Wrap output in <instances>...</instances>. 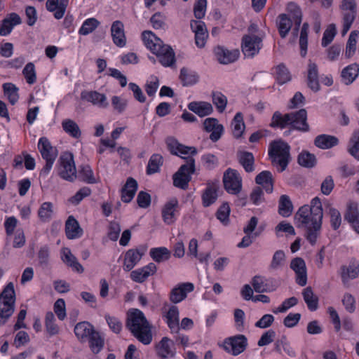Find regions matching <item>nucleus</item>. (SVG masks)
Here are the masks:
<instances>
[{"mask_svg":"<svg viewBox=\"0 0 359 359\" xmlns=\"http://www.w3.org/2000/svg\"><path fill=\"white\" fill-rule=\"evenodd\" d=\"M323 217V205L318 196L311 199L310 205L300 207L294 215L296 226L306 229V239L311 245L316 243L320 235Z\"/></svg>","mask_w":359,"mask_h":359,"instance_id":"nucleus-1","label":"nucleus"},{"mask_svg":"<svg viewBox=\"0 0 359 359\" xmlns=\"http://www.w3.org/2000/svg\"><path fill=\"white\" fill-rule=\"evenodd\" d=\"M167 144L172 154L186 160V163L182 165L173 175L174 185L184 189L191 180V175L195 171V160L193 156L196 154V149L184 146L172 138L167 140Z\"/></svg>","mask_w":359,"mask_h":359,"instance_id":"nucleus-2","label":"nucleus"},{"mask_svg":"<svg viewBox=\"0 0 359 359\" xmlns=\"http://www.w3.org/2000/svg\"><path fill=\"white\" fill-rule=\"evenodd\" d=\"M126 327L143 344L148 345L152 341L151 325L140 310L133 309L128 311Z\"/></svg>","mask_w":359,"mask_h":359,"instance_id":"nucleus-3","label":"nucleus"},{"mask_svg":"<svg viewBox=\"0 0 359 359\" xmlns=\"http://www.w3.org/2000/svg\"><path fill=\"white\" fill-rule=\"evenodd\" d=\"M142 39L145 46L156 55L163 66L170 67L175 63V53L172 48L165 44L151 31H144Z\"/></svg>","mask_w":359,"mask_h":359,"instance_id":"nucleus-4","label":"nucleus"},{"mask_svg":"<svg viewBox=\"0 0 359 359\" xmlns=\"http://www.w3.org/2000/svg\"><path fill=\"white\" fill-rule=\"evenodd\" d=\"M15 292L12 282L8 283L0 294V325H4L15 309Z\"/></svg>","mask_w":359,"mask_h":359,"instance_id":"nucleus-5","label":"nucleus"},{"mask_svg":"<svg viewBox=\"0 0 359 359\" xmlns=\"http://www.w3.org/2000/svg\"><path fill=\"white\" fill-rule=\"evenodd\" d=\"M269 154L273 165L279 166V172H283L289 163L290 146L281 140L274 141L270 144Z\"/></svg>","mask_w":359,"mask_h":359,"instance_id":"nucleus-6","label":"nucleus"},{"mask_svg":"<svg viewBox=\"0 0 359 359\" xmlns=\"http://www.w3.org/2000/svg\"><path fill=\"white\" fill-rule=\"evenodd\" d=\"M57 172L63 180L73 182L76 178V169L73 154L70 152L63 153L57 163Z\"/></svg>","mask_w":359,"mask_h":359,"instance_id":"nucleus-7","label":"nucleus"},{"mask_svg":"<svg viewBox=\"0 0 359 359\" xmlns=\"http://www.w3.org/2000/svg\"><path fill=\"white\" fill-rule=\"evenodd\" d=\"M340 8L343 15L342 35H345L350 29L355 19L357 4L355 0H342Z\"/></svg>","mask_w":359,"mask_h":359,"instance_id":"nucleus-8","label":"nucleus"},{"mask_svg":"<svg viewBox=\"0 0 359 359\" xmlns=\"http://www.w3.org/2000/svg\"><path fill=\"white\" fill-rule=\"evenodd\" d=\"M223 182L226 191L231 194H238L242 189V177L239 172L228 168L223 176Z\"/></svg>","mask_w":359,"mask_h":359,"instance_id":"nucleus-9","label":"nucleus"},{"mask_svg":"<svg viewBox=\"0 0 359 359\" xmlns=\"http://www.w3.org/2000/svg\"><path fill=\"white\" fill-rule=\"evenodd\" d=\"M162 318L171 332L177 333L180 330V311L177 306L164 304L161 309Z\"/></svg>","mask_w":359,"mask_h":359,"instance_id":"nucleus-10","label":"nucleus"},{"mask_svg":"<svg viewBox=\"0 0 359 359\" xmlns=\"http://www.w3.org/2000/svg\"><path fill=\"white\" fill-rule=\"evenodd\" d=\"M261 37L248 34L245 35L242 39L241 49L246 57H253L257 55L262 46Z\"/></svg>","mask_w":359,"mask_h":359,"instance_id":"nucleus-11","label":"nucleus"},{"mask_svg":"<svg viewBox=\"0 0 359 359\" xmlns=\"http://www.w3.org/2000/svg\"><path fill=\"white\" fill-rule=\"evenodd\" d=\"M247 345V338L242 334L229 337L224 342V349L233 355H238L243 353Z\"/></svg>","mask_w":359,"mask_h":359,"instance_id":"nucleus-12","label":"nucleus"},{"mask_svg":"<svg viewBox=\"0 0 359 359\" xmlns=\"http://www.w3.org/2000/svg\"><path fill=\"white\" fill-rule=\"evenodd\" d=\"M81 100L90 103L99 108H107L109 106L107 96L97 90H84L81 93Z\"/></svg>","mask_w":359,"mask_h":359,"instance_id":"nucleus-13","label":"nucleus"},{"mask_svg":"<svg viewBox=\"0 0 359 359\" xmlns=\"http://www.w3.org/2000/svg\"><path fill=\"white\" fill-rule=\"evenodd\" d=\"M179 215L178 201L173 198L167 201L161 210V215L163 222L170 225L173 224Z\"/></svg>","mask_w":359,"mask_h":359,"instance_id":"nucleus-14","label":"nucleus"},{"mask_svg":"<svg viewBox=\"0 0 359 359\" xmlns=\"http://www.w3.org/2000/svg\"><path fill=\"white\" fill-rule=\"evenodd\" d=\"M290 268L296 274V282L301 286L307 283V271L304 260L301 257H296L291 260Z\"/></svg>","mask_w":359,"mask_h":359,"instance_id":"nucleus-15","label":"nucleus"},{"mask_svg":"<svg viewBox=\"0 0 359 359\" xmlns=\"http://www.w3.org/2000/svg\"><path fill=\"white\" fill-rule=\"evenodd\" d=\"M156 355L161 359H168L175 357L176 351L173 341L167 337H164L156 345Z\"/></svg>","mask_w":359,"mask_h":359,"instance_id":"nucleus-16","label":"nucleus"},{"mask_svg":"<svg viewBox=\"0 0 359 359\" xmlns=\"http://www.w3.org/2000/svg\"><path fill=\"white\" fill-rule=\"evenodd\" d=\"M215 57L221 64L227 65L236 61L240 55L238 49L229 50L224 46H217L214 49Z\"/></svg>","mask_w":359,"mask_h":359,"instance_id":"nucleus-17","label":"nucleus"},{"mask_svg":"<svg viewBox=\"0 0 359 359\" xmlns=\"http://www.w3.org/2000/svg\"><path fill=\"white\" fill-rule=\"evenodd\" d=\"M194 290V285L191 283H183L176 285L170 292V300L174 304H177L183 301L187 296V294Z\"/></svg>","mask_w":359,"mask_h":359,"instance_id":"nucleus-18","label":"nucleus"},{"mask_svg":"<svg viewBox=\"0 0 359 359\" xmlns=\"http://www.w3.org/2000/svg\"><path fill=\"white\" fill-rule=\"evenodd\" d=\"M191 28L195 34V43L198 48H203L208 36L205 25L201 20H191Z\"/></svg>","mask_w":359,"mask_h":359,"instance_id":"nucleus-19","label":"nucleus"},{"mask_svg":"<svg viewBox=\"0 0 359 359\" xmlns=\"http://www.w3.org/2000/svg\"><path fill=\"white\" fill-rule=\"evenodd\" d=\"M203 128L206 132L210 133V139L214 142L220 139L224 131L223 126L215 118H205L203 121Z\"/></svg>","mask_w":359,"mask_h":359,"instance_id":"nucleus-20","label":"nucleus"},{"mask_svg":"<svg viewBox=\"0 0 359 359\" xmlns=\"http://www.w3.org/2000/svg\"><path fill=\"white\" fill-rule=\"evenodd\" d=\"M251 285L257 293L271 292L276 289L271 279L262 276H255L251 280Z\"/></svg>","mask_w":359,"mask_h":359,"instance_id":"nucleus-21","label":"nucleus"},{"mask_svg":"<svg viewBox=\"0 0 359 359\" xmlns=\"http://www.w3.org/2000/svg\"><path fill=\"white\" fill-rule=\"evenodd\" d=\"M145 250L142 249H130L124 256L123 269L126 271H131L141 260Z\"/></svg>","mask_w":359,"mask_h":359,"instance_id":"nucleus-22","label":"nucleus"},{"mask_svg":"<svg viewBox=\"0 0 359 359\" xmlns=\"http://www.w3.org/2000/svg\"><path fill=\"white\" fill-rule=\"evenodd\" d=\"M157 268L155 264L149 263L147 265L132 271L130 276L135 283H142L144 282L149 276H153L156 272Z\"/></svg>","mask_w":359,"mask_h":359,"instance_id":"nucleus-23","label":"nucleus"},{"mask_svg":"<svg viewBox=\"0 0 359 359\" xmlns=\"http://www.w3.org/2000/svg\"><path fill=\"white\" fill-rule=\"evenodd\" d=\"M290 126L294 129L308 131L309 125L306 123L307 113L305 109H300L294 113H290Z\"/></svg>","mask_w":359,"mask_h":359,"instance_id":"nucleus-24","label":"nucleus"},{"mask_svg":"<svg viewBox=\"0 0 359 359\" xmlns=\"http://www.w3.org/2000/svg\"><path fill=\"white\" fill-rule=\"evenodd\" d=\"M111 34L114 43L118 47H124L126 44V37L123 23L120 20L114 21L111 27Z\"/></svg>","mask_w":359,"mask_h":359,"instance_id":"nucleus-25","label":"nucleus"},{"mask_svg":"<svg viewBox=\"0 0 359 359\" xmlns=\"http://www.w3.org/2000/svg\"><path fill=\"white\" fill-rule=\"evenodd\" d=\"M38 149L43 159L55 160L57 150L53 147L47 137H43L39 140Z\"/></svg>","mask_w":359,"mask_h":359,"instance_id":"nucleus-26","label":"nucleus"},{"mask_svg":"<svg viewBox=\"0 0 359 359\" xmlns=\"http://www.w3.org/2000/svg\"><path fill=\"white\" fill-rule=\"evenodd\" d=\"M95 332L94 327L88 322L78 323L74 327V333L81 342H86Z\"/></svg>","mask_w":359,"mask_h":359,"instance_id":"nucleus-27","label":"nucleus"},{"mask_svg":"<svg viewBox=\"0 0 359 359\" xmlns=\"http://www.w3.org/2000/svg\"><path fill=\"white\" fill-rule=\"evenodd\" d=\"M65 233L69 239H76L81 237L83 229L78 221L73 217L69 216L65 223Z\"/></svg>","mask_w":359,"mask_h":359,"instance_id":"nucleus-28","label":"nucleus"},{"mask_svg":"<svg viewBox=\"0 0 359 359\" xmlns=\"http://www.w3.org/2000/svg\"><path fill=\"white\" fill-rule=\"evenodd\" d=\"M69 0H47L46 6L48 11L54 12V17L61 19L65 13Z\"/></svg>","mask_w":359,"mask_h":359,"instance_id":"nucleus-29","label":"nucleus"},{"mask_svg":"<svg viewBox=\"0 0 359 359\" xmlns=\"http://www.w3.org/2000/svg\"><path fill=\"white\" fill-rule=\"evenodd\" d=\"M21 18L15 13H11L7 18L4 19L0 25V35L7 36L9 34L15 25L21 23Z\"/></svg>","mask_w":359,"mask_h":359,"instance_id":"nucleus-30","label":"nucleus"},{"mask_svg":"<svg viewBox=\"0 0 359 359\" xmlns=\"http://www.w3.org/2000/svg\"><path fill=\"white\" fill-rule=\"evenodd\" d=\"M341 277L343 282L355 279L359 276V262L355 259H353L348 266H341Z\"/></svg>","mask_w":359,"mask_h":359,"instance_id":"nucleus-31","label":"nucleus"},{"mask_svg":"<svg viewBox=\"0 0 359 359\" xmlns=\"http://www.w3.org/2000/svg\"><path fill=\"white\" fill-rule=\"evenodd\" d=\"M188 109L201 117L211 114L213 108L210 102H191L188 104Z\"/></svg>","mask_w":359,"mask_h":359,"instance_id":"nucleus-32","label":"nucleus"},{"mask_svg":"<svg viewBox=\"0 0 359 359\" xmlns=\"http://www.w3.org/2000/svg\"><path fill=\"white\" fill-rule=\"evenodd\" d=\"M137 189V181L129 177L121 189V200L125 203H129L133 198Z\"/></svg>","mask_w":359,"mask_h":359,"instance_id":"nucleus-33","label":"nucleus"},{"mask_svg":"<svg viewBox=\"0 0 359 359\" xmlns=\"http://www.w3.org/2000/svg\"><path fill=\"white\" fill-rule=\"evenodd\" d=\"M307 83L309 87L313 91L320 89L318 82V70L316 63L309 61L308 65Z\"/></svg>","mask_w":359,"mask_h":359,"instance_id":"nucleus-34","label":"nucleus"},{"mask_svg":"<svg viewBox=\"0 0 359 359\" xmlns=\"http://www.w3.org/2000/svg\"><path fill=\"white\" fill-rule=\"evenodd\" d=\"M338 143L339 140L336 137L325 134L318 135L314 141L315 145L322 149H330Z\"/></svg>","mask_w":359,"mask_h":359,"instance_id":"nucleus-35","label":"nucleus"},{"mask_svg":"<svg viewBox=\"0 0 359 359\" xmlns=\"http://www.w3.org/2000/svg\"><path fill=\"white\" fill-rule=\"evenodd\" d=\"M62 259L69 266L78 273L83 271V267L77 262L76 258L72 254L68 248H64L62 251Z\"/></svg>","mask_w":359,"mask_h":359,"instance_id":"nucleus-36","label":"nucleus"},{"mask_svg":"<svg viewBox=\"0 0 359 359\" xmlns=\"http://www.w3.org/2000/svg\"><path fill=\"white\" fill-rule=\"evenodd\" d=\"M359 74V66L352 64L345 67L341 72L342 81L346 84H351L356 79Z\"/></svg>","mask_w":359,"mask_h":359,"instance_id":"nucleus-37","label":"nucleus"},{"mask_svg":"<svg viewBox=\"0 0 359 359\" xmlns=\"http://www.w3.org/2000/svg\"><path fill=\"white\" fill-rule=\"evenodd\" d=\"M257 184H260L268 193L273 191L272 174L269 171H262L255 178Z\"/></svg>","mask_w":359,"mask_h":359,"instance_id":"nucleus-38","label":"nucleus"},{"mask_svg":"<svg viewBox=\"0 0 359 359\" xmlns=\"http://www.w3.org/2000/svg\"><path fill=\"white\" fill-rule=\"evenodd\" d=\"M239 163L247 172L254 171L255 158L252 153L248 151H240L238 153Z\"/></svg>","mask_w":359,"mask_h":359,"instance_id":"nucleus-39","label":"nucleus"},{"mask_svg":"<svg viewBox=\"0 0 359 359\" xmlns=\"http://www.w3.org/2000/svg\"><path fill=\"white\" fill-rule=\"evenodd\" d=\"M180 79L183 86H192L198 81V75L194 71L183 67L180 70Z\"/></svg>","mask_w":359,"mask_h":359,"instance_id":"nucleus-40","label":"nucleus"},{"mask_svg":"<svg viewBox=\"0 0 359 359\" xmlns=\"http://www.w3.org/2000/svg\"><path fill=\"white\" fill-rule=\"evenodd\" d=\"M304 300L306 304L309 309L311 311L318 309V298L314 294L311 287H307L302 292Z\"/></svg>","mask_w":359,"mask_h":359,"instance_id":"nucleus-41","label":"nucleus"},{"mask_svg":"<svg viewBox=\"0 0 359 359\" xmlns=\"http://www.w3.org/2000/svg\"><path fill=\"white\" fill-rule=\"evenodd\" d=\"M89 347L94 353H98L104 347V340L99 332L95 330L87 340Z\"/></svg>","mask_w":359,"mask_h":359,"instance_id":"nucleus-42","label":"nucleus"},{"mask_svg":"<svg viewBox=\"0 0 359 359\" xmlns=\"http://www.w3.org/2000/svg\"><path fill=\"white\" fill-rule=\"evenodd\" d=\"M53 215V205L50 202L43 203L38 210V216L42 222H48Z\"/></svg>","mask_w":359,"mask_h":359,"instance_id":"nucleus-43","label":"nucleus"},{"mask_svg":"<svg viewBox=\"0 0 359 359\" xmlns=\"http://www.w3.org/2000/svg\"><path fill=\"white\" fill-rule=\"evenodd\" d=\"M231 128L234 137L239 138L242 136L245 130V123L242 113H236L231 123Z\"/></svg>","mask_w":359,"mask_h":359,"instance_id":"nucleus-44","label":"nucleus"},{"mask_svg":"<svg viewBox=\"0 0 359 359\" xmlns=\"http://www.w3.org/2000/svg\"><path fill=\"white\" fill-rule=\"evenodd\" d=\"M3 89L9 102L14 105L19 100L18 88L12 83H6L3 85Z\"/></svg>","mask_w":359,"mask_h":359,"instance_id":"nucleus-45","label":"nucleus"},{"mask_svg":"<svg viewBox=\"0 0 359 359\" xmlns=\"http://www.w3.org/2000/svg\"><path fill=\"white\" fill-rule=\"evenodd\" d=\"M217 187L215 185L208 186L202 196L203 204L205 207H208L214 203L218 196Z\"/></svg>","mask_w":359,"mask_h":359,"instance_id":"nucleus-46","label":"nucleus"},{"mask_svg":"<svg viewBox=\"0 0 359 359\" xmlns=\"http://www.w3.org/2000/svg\"><path fill=\"white\" fill-rule=\"evenodd\" d=\"M278 28L282 38H285L292 27V20L286 14H281L278 18Z\"/></svg>","mask_w":359,"mask_h":359,"instance_id":"nucleus-47","label":"nucleus"},{"mask_svg":"<svg viewBox=\"0 0 359 359\" xmlns=\"http://www.w3.org/2000/svg\"><path fill=\"white\" fill-rule=\"evenodd\" d=\"M46 330L49 336H54L60 332V327L55 323V318L53 312H47L45 317Z\"/></svg>","mask_w":359,"mask_h":359,"instance_id":"nucleus-48","label":"nucleus"},{"mask_svg":"<svg viewBox=\"0 0 359 359\" xmlns=\"http://www.w3.org/2000/svg\"><path fill=\"white\" fill-rule=\"evenodd\" d=\"M293 210L292 202L287 195H282L280 197L278 212L283 217H289L291 215Z\"/></svg>","mask_w":359,"mask_h":359,"instance_id":"nucleus-49","label":"nucleus"},{"mask_svg":"<svg viewBox=\"0 0 359 359\" xmlns=\"http://www.w3.org/2000/svg\"><path fill=\"white\" fill-rule=\"evenodd\" d=\"M290 114L282 115L279 111H276L271 119L270 126L273 128H284L287 126H290Z\"/></svg>","mask_w":359,"mask_h":359,"instance_id":"nucleus-50","label":"nucleus"},{"mask_svg":"<svg viewBox=\"0 0 359 359\" xmlns=\"http://www.w3.org/2000/svg\"><path fill=\"white\" fill-rule=\"evenodd\" d=\"M149 254L151 258L156 262L168 260L170 257V250L165 247L151 248Z\"/></svg>","mask_w":359,"mask_h":359,"instance_id":"nucleus-51","label":"nucleus"},{"mask_svg":"<svg viewBox=\"0 0 359 359\" xmlns=\"http://www.w3.org/2000/svg\"><path fill=\"white\" fill-rule=\"evenodd\" d=\"M163 165V157L158 154H153L148 162L147 167V173L152 175L160 171V168Z\"/></svg>","mask_w":359,"mask_h":359,"instance_id":"nucleus-52","label":"nucleus"},{"mask_svg":"<svg viewBox=\"0 0 359 359\" xmlns=\"http://www.w3.org/2000/svg\"><path fill=\"white\" fill-rule=\"evenodd\" d=\"M63 130L69 135L74 138H79L81 136V130L78 124L71 119H65L62 123Z\"/></svg>","mask_w":359,"mask_h":359,"instance_id":"nucleus-53","label":"nucleus"},{"mask_svg":"<svg viewBox=\"0 0 359 359\" xmlns=\"http://www.w3.org/2000/svg\"><path fill=\"white\" fill-rule=\"evenodd\" d=\"M276 79L280 84H284L290 81L291 76L288 69L283 65H278L273 69Z\"/></svg>","mask_w":359,"mask_h":359,"instance_id":"nucleus-54","label":"nucleus"},{"mask_svg":"<svg viewBox=\"0 0 359 359\" xmlns=\"http://www.w3.org/2000/svg\"><path fill=\"white\" fill-rule=\"evenodd\" d=\"M99 25L100 22L94 18L86 19L80 27L79 34L83 36L88 35L92 33Z\"/></svg>","mask_w":359,"mask_h":359,"instance_id":"nucleus-55","label":"nucleus"},{"mask_svg":"<svg viewBox=\"0 0 359 359\" xmlns=\"http://www.w3.org/2000/svg\"><path fill=\"white\" fill-rule=\"evenodd\" d=\"M348 151L353 158L359 161V129L353 132Z\"/></svg>","mask_w":359,"mask_h":359,"instance_id":"nucleus-56","label":"nucleus"},{"mask_svg":"<svg viewBox=\"0 0 359 359\" xmlns=\"http://www.w3.org/2000/svg\"><path fill=\"white\" fill-rule=\"evenodd\" d=\"M79 177L83 182L88 184H95L97 182V177L94 175L93 170L88 165L81 167L79 171Z\"/></svg>","mask_w":359,"mask_h":359,"instance_id":"nucleus-57","label":"nucleus"},{"mask_svg":"<svg viewBox=\"0 0 359 359\" xmlns=\"http://www.w3.org/2000/svg\"><path fill=\"white\" fill-rule=\"evenodd\" d=\"M327 213L330 217L332 228L334 230L338 229L341 224V215L340 212L332 205H329Z\"/></svg>","mask_w":359,"mask_h":359,"instance_id":"nucleus-58","label":"nucleus"},{"mask_svg":"<svg viewBox=\"0 0 359 359\" xmlns=\"http://www.w3.org/2000/svg\"><path fill=\"white\" fill-rule=\"evenodd\" d=\"M285 254L283 250H277L274 252L269 267L272 270L280 269L285 263Z\"/></svg>","mask_w":359,"mask_h":359,"instance_id":"nucleus-59","label":"nucleus"},{"mask_svg":"<svg viewBox=\"0 0 359 359\" xmlns=\"http://www.w3.org/2000/svg\"><path fill=\"white\" fill-rule=\"evenodd\" d=\"M22 74L28 84H34L36 81L35 66L32 62L27 63L22 70Z\"/></svg>","mask_w":359,"mask_h":359,"instance_id":"nucleus-60","label":"nucleus"},{"mask_svg":"<svg viewBox=\"0 0 359 359\" xmlns=\"http://www.w3.org/2000/svg\"><path fill=\"white\" fill-rule=\"evenodd\" d=\"M308 30L309 25L304 23L302 25L299 37V46L301 48V55L302 57H305L307 53Z\"/></svg>","mask_w":359,"mask_h":359,"instance_id":"nucleus-61","label":"nucleus"},{"mask_svg":"<svg viewBox=\"0 0 359 359\" xmlns=\"http://www.w3.org/2000/svg\"><path fill=\"white\" fill-rule=\"evenodd\" d=\"M316 162V157L313 154L307 151L302 152L298 156V163L302 166L306 168H312Z\"/></svg>","mask_w":359,"mask_h":359,"instance_id":"nucleus-62","label":"nucleus"},{"mask_svg":"<svg viewBox=\"0 0 359 359\" xmlns=\"http://www.w3.org/2000/svg\"><path fill=\"white\" fill-rule=\"evenodd\" d=\"M212 102L217 107L219 112H223L227 104V98L221 92H213Z\"/></svg>","mask_w":359,"mask_h":359,"instance_id":"nucleus-63","label":"nucleus"},{"mask_svg":"<svg viewBox=\"0 0 359 359\" xmlns=\"http://www.w3.org/2000/svg\"><path fill=\"white\" fill-rule=\"evenodd\" d=\"M344 217L348 222L359 218L358 204L357 203L351 201L348 203Z\"/></svg>","mask_w":359,"mask_h":359,"instance_id":"nucleus-64","label":"nucleus"}]
</instances>
